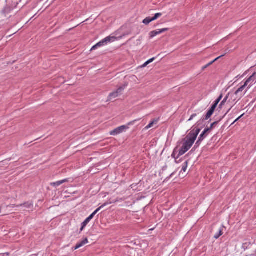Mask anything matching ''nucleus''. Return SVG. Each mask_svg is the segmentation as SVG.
Segmentation results:
<instances>
[{"label":"nucleus","mask_w":256,"mask_h":256,"mask_svg":"<svg viewBox=\"0 0 256 256\" xmlns=\"http://www.w3.org/2000/svg\"><path fill=\"white\" fill-rule=\"evenodd\" d=\"M89 222L90 221L87 218L85 220L82 224V227L80 229V232H82L84 230V228L86 226Z\"/></svg>","instance_id":"a211bd4d"},{"label":"nucleus","mask_w":256,"mask_h":256,"mask_svg":"<svg viewBox=\"0 0 256 256\" xmlns=\"http://www.w3.org/2000/svg\"><path fill=\"white\" fill-rule=\"evenodd\" d=\"M168 30V28H164L161 30H156L152 31L150 32V38H153L156 36L158 34H159L162 32H166Z\"/></svg>","instance_id":"6e6552de"},{"label":"nucleus","mask_w":256,"mask_h":256,"mask_svg":"<svg viewBox=\"0 0 256 256\" xmlns=\"http://www.w3.org/2000/svg\"><path fill=\"white\" fill-rule=\"evenodd\" d=\"M188 163V161H186L182 166V170L184 171V172H185L187 169Z\"/></svg>","instance_id":"4be33fe9"},{"label":"nucleus","mask_w":256,"mask_h":256,"mask_svg":"<svg viewBox=\"0 0 256 256\" xmlns=\"http://www.w3.org/2000/svg\"><path fill=\"white\" fill-rule=\"evenodd\" d=\"M224 227V226H221L220 228L218 230V233L216 234L214 236V238L216 239L218 238L223 234L222 231Z\"/></svg>","instance_id":"4468645a"},{"label":"nucleus","mask_w":256,"mask_h":256,"mask_svg":"<svg viewBox=\"0 0 256 256\" xmlns=\"http://www.w3.org/2000/svg\"><path fill=\"white\" fill-rule=\"evenodd\" d=\"M2 212V208L0 206V213L1 212Z\"/></svg>","instance_id":"2f4dec72"},{"label":"nucleus","mask_w":256,"mask_h":256,"mask_svg":"<svg viewBox=\"0 0 256 256\" xmlns=\"http://www.w3.org/2000/svg\"><path fill=\"white\" fill-rule=\"evenodd\" d=\"M95 215L92 212L88 218H86L90 222L94 218Z\"/></svg>","instance_id":"a878e982"},{"label":"nucleus","mask_w":256,"mask_h":256,"mask_svg":"<svg viewBox=\"0 0 256 256\" xmlns=\"http://www.w3.org/2000/svg\"><path fill=\"white\" fill-rule=\"evenodd\" d=\"M201 129L200 128H194L192 131L188 134L184 139V142L183 146L180 149L178 152V154L176 157L175 156V152L176 151L174 150V152L172 154V156L175 159L178 158L180 156L184 154L187 151H188L192 147L194 143V142L198 135L200 133Z\"/></svg>","instance_id":"f257e3e1"},{"label":"nucleus","mask_w":256,"mask_h":256,"mask_svg":"<svg viewBox=\"0 0 256 256\" xmlns=\"http://www.w3.org/2000/svg\"><path fill=\"white\" fill-rule=\"evenodd\" d=\"M214 112H213L212 110L210 109L205 116L204 118L202 120H200L198 122V124L199 125L202 122H203L204 120H207L210 118L212 114H214Z\"/></svg>","instance_id":"9d476101"},{"label":"nucleus","mask_w":256,"mask_h":256,"mask_svg":"<svg viewBox=\"0 0 256 256\" xmlns=\"http://www.w3.org/2000/svg\"><path fill=\"white\" fill-rule=\"evenodd\" d=\"M210 132V131L208 128H206L203 132L200 134L199 136L200 139L202 138L204 140L208 134Z\"/></svg>","instance_id":"9b49d317"},{"label":"nucleus","mask_w":256,"mask_h":256,"mask_svg":"<svg viewBox=\"0 0 256 256\" xmlns=\"http://www.w3.org/2000/svg\"><path fill=\"white\" fill-rule=\"evenodd\" d=\"M196 116V114H192L190 118V119L188 120V121H190L191 120H192L194 118H195Z\"/></svg>","instance_id":"bb28decb"},{"label":"nucleus","mask_w":256,"mask_h":256,"mask_svg":"<svg viewBox=\"0 0 256 256\" xmlns=\"http://www.w3.org/2000/svg\"><path fill=\"white\" fill-rule=\"evenodd\" d=\"M148 64H147V62H146L142 66L143 67L146 66Z\"/></svg>","instance_id":"c756f323"},{"label":"nucleus","mask_w":256,"mask_h":256,"mask_svg":"<svg viewBox=\"0 0 256 256\" xmlns=\"http://www.w3.org/2000/svg\"><path fill=\"white\" fill-rule=\"evenodd\" d=\"M136 121V120H133L132 122H128L127 126H122L115 128L114 130L110 132V134L112 136H116L122 133V132L128 129V126L134 124V122Z\"/></svg>","instance_id":"f03ea898"},{"label":"nucleus","mask_w":256,"mask_h":256,"mask_svg":"<svg viewBox=\"0 0 256 256\" xmlns=\"http://www.w3.org/2000/svg\"><path fill=\"white\" fill-rule=\"evenodd\" d=\"M126 86V84H125L123 86H120L116 91L111 92L108 96V101H111L113 99L117 98L122 94V92L124 90Z\"/></svg>","instance_id":"20e7f679"},{"label":"nucleus","mask_w":256,"mask_h":256,"mask_svg":"<svg viewBox=\"0 0 256 256\" xmlns=\"http://www.w3.org/2000/svg\"><path fill=\"white\" fill-rule=\"evenodd\" d=\"M107 204L106 203H104V204H103L102 206H100V207H99L96 210H94L93 213L94 215H96L97 212H98L100 211V210L103 207H104V206H106V205Z\"/></svg>","instance_id":"aec40b11"},{"label":"nucleus","mask_w":256,"mask_h":256,"mask_svg":"<svg viewBox=\"0 0 256 256\" xmlns=\"http://www.w3.org/2000/svg\"><path fill=\"white\" fill-rule=\"evenodd\" d=\"M223 118V117L221 118L218 121H216V122H214L213 123H212L210 126V128H208L211 131L212 130V128L216 126V125H217L218 124V123L219 122H220L222 119Z\"/></svg>","instance_id":"f3484780"},{"label":"nucleus","mask_w":256,"mask_h":256,"mask_svg":"<svg viewBox=\"0 0 256 256\" xmlns=\"http://www.w3.org/2000/svg\"><path fill=\"white\" fill-rule=\"evenodd\" d=\"M154 59H155L154 58H152L150 59L149 60H148L147 61V64H150V62H152Z\"/></svg>","instance_id":"cd10ccee"},{"label":"nucleus","mask_w":256,"mask_h":256,"mask_svg":"<svg viewBox=\"0 0 256 256\" xmlns=\"http://www.w3.org/2000/svg\"><path fill=\"white\" fill-rule=\"evenodd\" d=\"M222 94H220V96H219V97L217 98V100L214 102L215 103H216V104H218V103L220 102L221 100L222 99Z\"/></svg>","instance_id":"5701e85b"},{"label":"nucleus","mask_w":256,"mask_h":256,"mask_svg":"<svg viewBox=\"0 0 256 256\" xmlns=\"http://www.w3.org/2000/svg\"><path fill=\"white\" fill-rule=\"evenodd\" d=\"M88 243V240L87 238H86L84 240H83L81 242L77 244H76V246L74 248H72V250H76Z\"/></svg>","instance_id":"1a4fd4ad"},{"label":"nucleus","mask_w":256,"mask_h":256,"mask_svg":"<svg viewBox=\"0 0 256 256\" xmlns=\"http://www.w3.org/2000/svg\"><path fill=\"white\" fill-rule=\"evenodd\" d=\"M256 82V72H254L250 77H249L244 82V84L247 86V89H249Z\"/></svg>","instance_id":"39448f33"},{"label":"nucleus","mask_w":256,"mask_h":256,"mask_svg":"<svg viewBox=\"0 0 256 256\" xmlns=\"http://www.w3.org/2000/svg\"><path fill=\"white\" fill-rule=\"evenodd\" d=\"M68 182V179H64L62 180L58 181L55 182H53L51 184L52 186H60V184H64V182Z\"/></svg>","instance_id":"ddd939ff"},{"label":"nucleus","mask_w":256,"mask_h":256,"mask_svg":"<svg viewBox=\"0 0 256 256\" xmlns=\"http://www.w3.org/2000/svg\"><path fill=\"white\" fill-rule=\"evenodd\" d=\"M217 106H218V104H216V103L214 102V104L211 106L210 110H212V111L214 112Z\"/></svg>","instance_id":"393cba45"},{"label":"nucleus","mask_w":256,"mask_h":256,"mask_svg":"<svg viewBox=\"0 0 256 256\" xmlns=\"http://www.w3.org/2000/svg\"><path fill=\"white\" fill-rule=\"evenodd\" d=\"M244 115V114H242L240 116H239L237 119H236L234 122V123L235 122H236V121H238V120H240L243 116Z\"/></svg>","instance_id":"c85d7f7f"},{"label":"nucleus","mask_w":256,"mask_h":256,"mask_svg":"<svg viewBox=\"0 0 256 256\" xmlns=\"http://www.w3.org/2000/svg\"><path fill=\"white\" fill-rule=\"evenodd\" d=\"M158 122V120L154 119L151 122H150L146 128V130H148L153 126L154 124H156Z\"/></svg>","instance_id":"2eb2a0df"},{"label":"nucleus","mask_w":256,"mask_h":256,"mask_svg":"<svg viewBox=\"0 0 256 256\" xmlns=\"http://www.w3.org/2000/svg\"><path fill=\"white\" fill-rule=\"evenodd\" d=\"M162 16V13H157V14H155L154 16L152 18L153 21L155 20H156L157 18H158L159 17L161 16Z\"/></svg>","instance_id":"412c9836"},{"label":"nucleus","mask_w":256,"mask_h":256,"mask_svg":"<svg viewBox=\"0 0 256 256\" xmlns=\"http://www.w3.org/2000/svg\"><path fill=\"white\" fill-rule=\"evenodd\" d=\"M230 109H231V108H230L228 110L226 114H227L230 112Z\"/></svg>","instance_id":"7c9ffc66"},{"label":"nucleus","mask_w":256,"mask_h":256,"mask_svg":"<svg viewBox=\"0 0 256 256\" xmlns=\"http://www.w3.org/2000/svg\"><path fill=\"white\" fill-rule=\"evenodd\" d=\"M116 40V38L115 36H108L105 38L103 39L102 40L97 43L96 45L93 46L90 50H93L96 49L98 47H100L102 46H104L105 44H106L108 42H114Z\"/></svg>","instance_id":"7ed1b4c3"},{"label":"nucleus","mask_w":256,"mask_h":256,"mask_svg":"<svg viewBox=\"0 0 256 256\" xmlns=\"http://www.w3.org/2000/svg\"><path fill=\"white\" fill-rule=\"evenodd\" d=\"M225 55V54L220 56L216 58H215L214 60L212 61L211 62H209L208 64L206 65L205 66H203L202 68V70H204L206 68L210 66V65H212L214 62L218 60L220 58L224 56Z\"/></svg>","instance_id":"f8f14e48"},{"label":"nucleus","mask_w":256,"mask_h":256,"mask_svg":"<svg viewBox=\"0 0 256 256\" xmlns=\"http://www.w3.org/2000/svg\"><path fill=\"white\" fill-rule=\"evenodd\" d=\"M204 140L201 138L200 139V138L199 137L198 138V140H197V142H196V146H200V143L202 142L203 140Z\"/></svg>","instance_id":"b1692460"},{"label":"nucleus","mask_w":256,"mask_h":256,"mask_svg":"<svg viewBox=\"0 0 256 256\" xmlns=\"http://www.w3.org/2000/svg\"><path fill=\"white\" fill-rule=\"evenodd\" d=\"M153 20L152 18L150 17H147L145 19H144L142 21V22L145 24H148L150 22H152Z\"/></svg>","instance_id":"dca6fc26"},{"label":"nucleus","mask_w":256,"mask_h":256,"mask_svg":"<svg viewBox=\"0 0 256 256\" xmlns=\"http://www.w3.org/2000/svg\"><path fill=\"white\" fill-rule=\"evenodd\" d=\"M247 87L244 84L242 86L240 87L234 92V94L238 96V100H240L246 93L248 89H246L244 92H242Z\"/></svg>","instance_id":"423d86ee"},{"label":"nucleus","mask_w":256,"mask_h":256,"mask_svg":"<svg viewBox=\"0 0 256 256\" xmlns=\"http://www.w3.org/2000/svg\"><path fill=\"white\" fill-rule=\"evenodd\" d=\"M14 6H10L9 5H6V6H5L4 8L2 10V13L5 16H6L7 14H10L11 12V11L14 10V8L16 7L18 2H14Z\"/></svg>","instance_id":"0eeeda50"},{"label":"nucleus","mask_w":256,"mask_h":256,"mask_svg":"<svg viewBox=\"0 0 256 256\" xmlns=\"http://www.w3.org/2000/svg\"><path fill=\"white\" fill-rule=\"evenodd\" d=\"M230 94H228L222 100V102H220L219 108H221V107L225 104V102L227 101Z\"/></svg>","instance_id":"6ab92c4d"}]
</instances>
